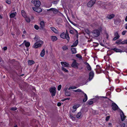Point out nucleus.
Instances as JSON below:
<instances>
[{"mask_svg": "<svg viewBox=\"0 0 127 127\" xmlns=\"http://www.w3.org/2000/svg\"><path fill=\"white\" fill-rule=\"evenodd\" d=\"M85 32L87 33L88 34H89L90 32L88 30H85Z\"/></svg>", "mask_w": 127, "mask_h": 127, "instance_id": "nucleus-51", "label": "nucleus"}, {"mask_svg": "<svg viewBox=\"0 0 127 127\" xmlns=\"http://www.w3.org/2000/svg\"><path fill=\"white\" fill-rule=\"evenodd\" d=\"M70 23L72 24L73 25H74L75 26H77V25L76 24H75L74 23H73V22L72 21L71 22H70Z\"/></svg>", "mask_w": 127, "mask_h": 127, "instance_id": "nucleus-55", "label": "nucleus"}, {"mask_svg": "<svg viewBox=\"0 0 127 127\" xmlns=\"http://www.w3.org/2000/svg\"><path fill=\"white\" fill-rule=\"evenodd\" d=\"M5 1L6 3L9 4H10L11 3L10 0H6Z\"/></svg>", "mask_w": 127, "mask_h": 127, "instance_id": "nucleus-44", "label": "nucleus"}, {"mask_svg": "<svg viewBox=\"0 0 127 127\" xmlns=\"http://www.w3.org/2000/svg\"><path fill=\"white\" fill-rule=\"evenodd\" d=\"M52 40L53 41H55L57 40V38L56 36H51Z\"/></svg>", "mask_w": 127, "mask_h": 127, "instance_id": "nucleus-25", "label": "nucleus"}, {"mask_svg": "<svg viewBox=\"0 0 127 127\" xmlns=\"http://www.w3.org/2000/svg\"><path fill=\"white\" fill-rule=\"evenodd\" d=\"M71 50L72 52V54H74L76 53L77 51L76 48H72Z\"/></svg>", "mask_w": 127, "mask_h": 127, "instance_id": "nucleus-22", "label": "nucleus"}, {"mask_svg": "<svg viewBox=\"0 0 127 127\" xmlns=\"http://www.w3.org/2000/svg\"><path fill=\"white\" fill-rule=\"evenodd\" d=\"M83 94L84 95L85 98H84L83 99V102H85L87 100V96L86 94L84 93V94Z\"/></svg>", "mask_w": 127, "mask_h": 127, "instance_id": "nucleus-27", "label": "nucleus"}, {"mask_svg": "<svg viewBox=\"0 0 127 127\" xmlns=\"http://www.w3.org/2000/svg\"><path fill=\"white\" fill-rule=\"evenodd\" d=\"M96 0H91L89 1L87 4V5L89 7H91L95 4Z\"/></svg>", "mask_w": 127, "mask_h": 127, "instance_id": "nucleus-5", "label": "nucleus"}, {"mask_svg": "<svg viewBox=\"0 0 127 127\" xmlns=\"http://www.w3.org/2000/svg\"><path fill=\"white\" fill-rule=\"evenodd\" d=\"M61 64L62 66L66 67H69V64L66 62H61Z\"/></svg>", "mask_w": 127, "mask_h": 127, "instance_id": "nucleus-14", "label": "nucleus"}, {"mask_svg": "<svg viewBox=\"0 0 127 127\" xmlns=\"http://www.w3.org/2000/svg\"><path fill=\"white\" fill-rule=\"evenodd\" d=\"M80 105L79 104H77L73 106V108L74 109H75V110H73L72 111L73 112H74L76 110L77 108H78L79 106Z\"/></svg>", "mask_w": 127, "mask_h": 127, "instance_id": "nucleus-23", "label": "nucleus"}, {"mask_svg": "<svg viewBox=\"0 0 127 127\" xmlns=\"http://www.w3.org/2000/svg\"><path fill=\"white\" fill-rule=\"evenodd\" d=\"M105 3H106V6H109L111 5V3L110 2H106Z\"/></svg>", "mask_w": 127, "mask_h": 127, "instance_id": "nucleus-47", "label": "nucleus"}, {"mask_svg": "<svg viewBox=\"0 0 127 127\" xmlns=\"http://www.w3.org/2000/svg\"><path fill=\"white\" fill-rule=\"evenodd\" d=\"M125 124L123 123L121 124H119L117 126V127H125Z\"/></svg>", "mask_w": 127, "mask_h": 127, "instance_id": "nucleus-32", "label": "nucleus"}, {"mask_svg": "<svg viewBox=\"0 0 127 127\" xmlns=\"http://www.w3.org/2000/svg\"><path fill=\"white\" fill-rule=\"evenodd\" d=\"M127 32L126 31H123L122 32V34L123 35H124L125 34L126 32Z\"/></svg>", "mask_w": 127, "mask_h": 127, "instance_id": "nucleus-50", "label": "nucleus"}, {"mask_svg": "<svg viewBox=\"0 0 127 127\" xmlns=\"http://www.w3.org/2000/svg\"><path fill=\"white\" fill-rule=\"evenodd\" d=\"M106 3L105 2H103L100 4V6L101 7L104 9H105L107 8L106 7Z\"/></svg>", "mask_w": 127, "mask_h": 127, "instance_id": "nucleus-9", "label": "nucleus"}, {"mask_svg": "<svg viewBox=\"0 0 127 127\" xmlns=\"http://www.w3.org/2000/svg\"><path fill=\"white\" fill-rule=\"evenodd\" d=\"M49 92L52 97L55 96L56 93V88L55 87L51 88L49 90Z\"/></svg>", "mask_w": 127, "mask_h": 127, "instance_id": "nucleus-2", "label": "nucleus"}, {"mask_svg": "<svg viewBox=\"0 0 127 127\" xmlns=\"http://www.w3.org/2000/svg\"><path fill=\"white\" fill-rule=\"evenodd\" d=\"M52 11L54 14H56L59 12V11L57 9L53 8Z\"/></svg>", "mask_w": 127, "mask_h": 127, "instance_id": "nucleus-29", "label": "nucleus"}, {"mask_svg": "<svg viewBox=\"0 0 127 127\" xmlns=\"http://www.w3.org/2000/svg\"><path fill=\"white\" fill-rule=\"evenodd\" d=\"M62 87V86L61 85H59L58 87V91L60 90Z\"/></svg>", "mask_w": 127, "mask_h": 127, "instance_id": "nucleus-45", "label": "nucleus"}, {"mask_svg": "<svg viewBox=\"0 0 127 127\" xmlns=\"http://www.w3.org/2000/svg\"><path fill=\"white\" fill-rule=\"evenodd\" d=\"M62 69L65 72H68V70H67L66 68H65L63 67H62Z\"/></svg>", "mask_w": 127, "mask_h": 127, "instance_id": "nucleus-37", "label": "nucleus"}, {"mask_svg": "<svg viewBox=\"0 0 127 127\" xmlns=\"http://www.w3.org/2000/svg\"><path fill=\"white\" fill-rule=\"evenodd\" d=\"M25 19H26V21L28 23H29L30 21V19L29 18H28V17L26 18Z\"/></svg>", "mask_w": 127, "mask_h": 127, "instance_id": "nucleus-38", "label": "nucleus"}, {"mask_svg": "<svg viewBox=\"0 0 127 127\" xmlns=\"http://www.w3.org/2000/svg\"><path fill=\"white\" fill-rule=\"evenodd\" d=\"M114 23L115 24L118 25L119 23V22L117 20H116L114 21Z\"/></svg>", "mask_w": 127, "mask_h": 127, "instance_id": "nucleus-49", "label": "nucleus"}, {"mask_svg": "<svg viewBox=\"0 0 127 127\" xmlns=\"http://www.w3.org/2000/svg\"><path fill=\"white\" fill-rule=\"evenodd\" d=\"M76 56L77 57L79 58L80 59H82V57L79 54H76Z\"/></svg>", "mask_w": 127, "mask_h": 127, "instance_id": "nucleus-35", "label": "nucleus"}, {"mask_svg": "<svg viewBox=\"0 0 127 127\" xmlns=\"http://www.w3.org/2000/svg\"><path fill=\"white\" fill-rule=\"evenodd\" d=\"M119 38V37H118L117 36H115V37H114L113 38V40H116V39H118V38Z\"/></svg>", "mask_w": 127, "mask_h": 127, "instance_id": "nucleus-54", "label": "nucleus"}, {"mask_svg": "<svg viewBox=\"0 0 127 127\" xmlns=\"http://www.w3.org/2000/svg\"><path fill=\"white\" fill-rule=\"evenodd\" d=\"M65 94L67 96H70L71 95L70 93L67 91H65Z\"/></svg>", "mask_w": 127, "mask_h": 127, "instance_id": "nucleus-33", "label": "nucleus"}, {"mask_svg": "<svg viewBox=\"0 0 127 127\" xmlns=\"http://www.w3.org/2000/svg\"><path fill=\"white\" fill-rule=\"evenodd\" d=\"M45 50L44 49H43V50H42L40 54V55L42 57H43L45 55Z\"/></svg>", "mask_w": 127, "mask_h": 127, "instance_id": "nucleus-28", "label": "nucleus"}, {"mask_svg": "<svg viewBox=\"0 0 127 127\" xmlns=\"http://www.w3.org/2000/svg\"><path fill=\"white\" fill-rule=\"evenodd\" d=\"M21 13L22 16L24 17H26V14L25 13V11L24 10H22Z\"/></svg>", "mask_w": 127, "mask_h": 127, "instance_id": "nucleus-31", "label": "nucleus"}, {"mask_svg": "<svg viewBox=\"0 0 127 127\" xmlns=\"http://www.w3.org/2000/svg\"><path fill=\"white\" fill-rule=\"evenodd\" d=\"M85 64L87 65V68L88 70L89 71H91V67L89 64L87 62L85 63Z\"/></svg>", "mask_w": 127, "mask_h": 127, "instance_id": "nucleus-18", "label": "nucleus"}, {"mask_svg": "<svg viewBox=\"0 0 127 127\" xmlns=\"http://www.w3.org/2000/svg\"><path fill=\"white\" fill-rule=\"evenodd\" d=\"M109 118H110V116H107L106 117V119H105L107 121H108V120H109Z\"/></svg>", "mask_w": 127, "mask_h": 127, "instance_id": "nucleus-52", "label": "nucleus"}, {"mask_svg": "<svg viewBox=\"0 0 127 127\" xmlns=\"http://www.w3.org/2000/svg\"><path fill=\"white\" fill-rule=\"evenodd\" d=\"M70 33L73 34L74 33V32L72 30H70Z\"/></svg>", "mask_w": 127, "mask_h": 127, "instance_id": "nucleus-57", "label": "nucleus"}, {"mask_svg": "<svg viewBox=\"0 0 127 127\" xmlns=\"http://www.w3.org/2000/svg\"><path fill=\"white\" fill-rule=\"evenodd\" d=\"M10 110H13V111H15L17 110V108L16 107H11L10 108Z\"/></svg>", "mask_w": 127, "mask_h": 127, "instance_id": "nucleus-43", "label": "nucleus"}, {"mask_svg": "<svg viewBox=\"0 0 127 127\" xmlns=\"http://www.w3.org/2000/svg\"><path fill=\"white\" fill-rule=\"evenodd\" d=\"M109 37L108 34L107 33H106V38L108 39Z\"/></svg>", "mask_w": 127, "mask_h": 127, "instance_id": "nucleus-61", "label": "nucleus"}, {"mask_svg": "<svg viewBox=\"0 0 127 127\" xmlns=\"http://www.w3.org/2000/svg\"><path fill=\"white\" fill-rule=\"evenodd\" d=\"M23 43H25V46L27 47H28L30 45V43L29 42H27L26 40L24 41Z\"/></svg>", "mask_w": 127, "mask_h": 127, "instance_id": "nucleus-19", "label": "nucleus"}, {"mask_svg": "<svg viewBox=\"0 0 127 127\" xmlns=\"http://www.w3.org/2000/svg\"><path fill=\"white\" fill-rule=\"evenodd\" d=\"M77 88L76 87H70L68 89L69 90L71 89H76Z\"/></svg>", "mask_w": 127, "mask_h": 127, "instance_id": "nucleus-41", "label": "nucleus"}, {"mask_svg": "<svg viewBox=\"0 0 127 127\" xmlns=\"http://www.w3.org/2000/svg\"><path fill=\"white\" fill-rule=\"evenodd\" d=\"M93 35L95 37H97L100 35V32L99 30H94L92 32Z\"/></svg>", "mask_w": 127, "mask_h": 127, "instance_id": "nucleus-3", "label": "nucleus"}, {"mask_svg": "<svg viewBox=\"0 0 127 127\" xmlns=\"http://www.w3.org/2000/svg\"><path fill=\"white\" fill-rule=\"evenodd\" d=\"M40 38L39 37H37L36 36H35V38H34V39L35 40H38V41L40 40H39L40 39Z\"/></svg>", "mask_w": 127, "mask_h": 127, "instance_id": "nucleus-48", "label": "nucleus"}, {"mask_svg": "<svg viewBox=\"0 0 127 127\" xmlns=\"http://www.w3.org/2000/svg\"><path fill=\"white\" fill-rule=\"evenodd\" d=\"M60 37L63 39H66L67 40L66 35L65 34V33L64 32L61 34L60 35Z\"/></svg>", "mask_w": 127, "mask_h": 127, "instance_id": "nucleus-16", "label": "nucleus"}, {"mask_svg": "<svg viewBox=\"0 0 127 127\" xmlns=\"http://www.w3.org/2000/svg\"><path fill=\"white\" fill-rule=\"evenodd\" d=\"M125 28L127 30V23L125 25Z\"/></svg>", "mask_w": 127, "mask_h": 127, "instance_id": "nucleus-63", "label": "nucleus"}, {"mask_svg": "<svg viewBox=\"0 0 127 127\" xmlns=\"http://www.w3.org/2000/svg\"><path fill=\"white\" fill-rule=\"evenodd\" d=\"M124 44H127V40H124Z\"/></svg>", "mask_w": 127, "mask_h": 127, "instance_id": "nucleus-60", "label": "nucleus"}, {"mask_svg": "<svg viewBox=\"0 0 127 127\" xmlns=\"http://www.w3.org/2000/svg\"><path fill=\"white\" fill-rule=\"evenodd\" d=\"M114 35L115 37L117 36L118 37H119V38L120 37V36L119 35L118 33L117 32H116L115 33Z\"/></svg>", "mask_w": 127, "mask_h": 127, "instance_id": "nucleus-40", "label": "nucleus"}, {"mask_svg": "<svg viewBox=\"0 0 127 127\" xmlns=\"http://www.w3.org/2000/svg\"><path fill=\"white\" fill-rule=\"evenodd\" d=\"M120 116L122 121H124L126 117L125 116L123 112L122 111H121L120 112Z\"/></svg>", "mask_w": 127, "mask_h": 127, "instance_id": "nucleus-11", "label": "nucleus"}, {"mask_svg": "<svg viewBox=\"0 0 127 127\" xmlns=\"http://www.w3.org/2000/svg\"><path fill=\"white\" fill-rule=\"evenodd\" d=\"M32 8L34 11L38 13L41 12L42 11V9L39 7H33Z\"/></svg>", "mask_w": 127, "mask_h": 127, "instance_id": "nucleus-7", "label": "nucleus"}, {"mask_svg": "<svg viewBox=\"0 0 127 127\" xmlns=\"http://www.w3.org/2000/svg\"><path fill=\"white\" fill-rule=\"evenodd\" d=\"M69 117L72 120H75V118L73 117L71 114H70Z\"/></svg>", "mask_w": 127, "mask_h": 127, "instance_id": "nucleus-39", "label": "nucleus"}, {"mask_svg": "<svg viewBox=\"0 0 127 127\" xmlns=\"http://www.w3.org/2000/svg\"><path fill=\"white\" fill-rule=\"evenodd\" d=\"M16 14L17 13L16 12L12 13L10 15V17L11 18H13L16 15Z\"/></svg>", "mask_w": 127, "mask_h": 127, "instance_id": "nucleus-21", "label": "nucleus"}, {"mask_svg": "<svg viewBox=\"0 0 127 127\" xmlns=\"http://www.w3.org/2000/svg\"><path fill=\"white\" fill-rule=\"evenodd\" d=\"M53 8H51L49 9H48L47 10V11H52L53 10Z\"/></svg>", "mask_w": 127, "mask_h": 127, "instance_id": "nucleus-59", "label": "nucleus"}, {"mask_svg": "<svg viewBox=\"0 0 127 127\" xmlns=\"http://www.w3.org/2000/svg\"><path fill=\"white\" fill-rule=\"evenodd\" d=\"M57 105L58 106H60L61 105V103L60 102H59L58 103Z\"/></svg>", "mask_w": 127, "mask_h": 127, "instance_id": "nucleus-56", "label": "nucleus"}, {"mask_svg": "<svg viewBox=\"0 0 127 127\" xmlns=\"http://www.w3.org/2000/svg\"><path fill=\"white\" fill-rule=\"evenodd\" d=\"M40 29H43L45 26V24L44 21H41L40 23Z\"/></svg>", "mask_w": 127, "mask_h": 127, "instance_id": "nucleus-15", "label": "nucleus"}, {"mask_svg": "<svg viewBox=\"0 0 127 127\" xmlns=\"http://www.w3.org/2000/svg\"><path fill=\"white\" fill-rule=\"evenodd\" d=\"M34 28L36 30H38L39 29V26L37 25H35L34 26Z\"/></svg>", "mask_w": 127, "mask_h": 127, "instance_id": "nucleus-42", "label": "nucleus"}, {"mask_svg": "<svg viewBox=\"0 0 127 127\" xmlns=\"http://www.w3.org/2000/svg\"><path fill=\"white\" fill-rule=\"evenodd\" d=\"M114 16L115 15L114 14H112L108 15L107 17V18L109 19H110L113 18Z\"/></svg>", "mask_w": 127, "mask_h": 127, "instance_id": "nucleus-17", "label": "nucleus"}, {"mask_svg": "<svg viewBox=\"0 0 127 127\" xmlns=\"http://www.w3.org/2000/svg\"><path fill=\"white\" fill-rule=\"evenodd\" d=\"M36 42L34 44V47L35 48H37L41 47L42 44L43 43V42L42 40H36Z\"/></svg>", "mask_w": 127, "mask_h": 127, "instance_id": "nucleus-1", "label": "nucleus"}, {"mask_svg": "<svg viewBox=\"0 0 127 127\" xmlns=\"http://www.w3.org/2000/svg\"><path fill=\"white\" fill-rule=\"evenodd\" d=\"M89 104L90 105H91L93 103V101H92L90 100L89 101H88Z\"/></svg>", "mask_w": 127, "mask_h": 127, "instance_id": "nucleus-46", "label": "nucleus"}, {"mask_svg": "<svg viewBox=\"0 0 127 127\" xmlns=\"http://www.w3.org/2000/svg\"><path fill=\"white\" fill-rule=\"evenodd\" d=\"M32 3H33L34 5L36 7H39L41 4V2L39 0H34L32 1Z\"/></svg>", "mask_w": 127, "mask_h": 127, "instance_id": "nucleus-4", "label": "nucleus"}, {"mask_svg": "<svg viewBox=\"0 0 127 127\" xmlns=\"http://www.w3.org/2000/svg\"><path fill=\"white\" fill-rule=\"evenodd\" d=\"M63 48L64 50H66L68 49L67 47L66 46L63 47Z\"/></svg>", "mask_w": 127, "mask_h": 127, "instance_id": "nucleus-53", "label": "nucleus"}, {"mask_svg": "<svg viewBox=\"0 0 127 127\" xmlns=\"http://www.w3.org/2000/svg\"><path fill=\"white\" fill-rule=\"evenodd\" d=\"M53 3L54 4H56L57 3V1H54L53 2Z\"/></svg>", "mask_w": 127, "mask_h": 127, "instance_id": "nucleus-64", "label": "nucleus"}, {"mask_svg": "<svg viewBox=\"0 0 127 127\" xmlns=\"http://www.w3.org/2000/svg\"><path fill=\"white\" fill-rule=\"evenodd\" d=\"M28 64L29 65H31L32 64H34L35 62L32 60H29L28 61Z\"/></svg>", "mask_w": 127, "mask_h": 127, "instance_id": "nucleus-24", "label": "nucleus"}, {"mask_svg": "<svg viewBox=\"0 0 127 127\" xmlns=\"http://www.w3.org/2000/svg\"><path fill=\"white\" fill-rule=\"evenodd\" d=\"M65 34L66 35L67 37V40L68 41V42L69 41V34L68 33V32L67 31V30L66 31V33H65Z\"/></svg>", "mask_w": 127, "mask_h": 127, "instance_id": "nucleus-26", "label": "nucleus"}, {"mask_svg": "<svg viewBox=\"0 0 127 127\" xmlns=\"http://www.w3.org/2000/svg\"><path fill=\"white\" fill-rule=\"evenodd\" d=\"M51 30L55 32L56 33L58 31L54 27H51Z\"/></svg>", "mask_w": 127, "mask_h": 127, "instance_id": "nucleus-30", "label": "nucleus"}, {"mask_svg": "<svg viewBox=\"0 0 127 127\" xmlns=\"http://www.w3.org/2000/svg\"><path fill=\"white\" fill-rule=\"evenodd\" d=\"M74 61L71 64V66L76 68H78V64L76 62V61L74 60Z\"/></svg>", "mask_w": 127, "mask_h": 127, "instance_id": "nucleus-6", "label": "nucleus"}, {"mask_svg": "<svg viewBox=\"0 0 127 127\" xmlns=\"http://www.w3.org/2000/svg\"><path fill=\"white\" fill-rule=\"evenodd\" d=\"M115 43L118 45L124 44V41H122V40L121 39H119V40H117L116 42Z\"/></svg>", "mask_w": 127, "mask_h": 127, "instance_id": "nucleus-12", "label": "nucleus"}, {"mask_svg": "<svg viewBox=\"0 0 127 127\" xmlns=\"http://www.w3.org/2000/svg\"><path fill=\"white\" fill-rule=\"evenodd\" d=\"M77 92H81V93L80 94H84V92L83 91H82L81 90H80V89H77Z\"/></svg>", "mask_w": 127, "mask_h": 127, "instance_id": "nucleus-36", "label": "nucleus"}, {"mask_svg": "<svg viewBox=\"0 0 127 127\" xmlns=\"http://www.w3.org/2000/svg\"><path fill=\"white\" fill-rule=\"evenodd\" d=\"M111 50L114 51L116 52H122L123 51L121 50L118 49L116 48H112Z\"/></svg>", "mask_w": 127, "mask_h": 127, "instance_id": "nucleus-13", "label": "nucleus"}, {"mask_svg": "<svg viewBox=\"0 0 127 127\" xmlns=\"http://www.w3.org/2000/svg\"><path fill=\"white\" fill-rule=\"evenodd\" d=\"M111 107L112 109L114 111L117 110L118 108V106L114 102L112 103Z\"/></svg>", "mask_w": 127, "mask_h": 127, "instance_id": "nucleus-8", "label": "nucleus"}, {"mask_svg": "<svg viewBox=\"0 0 127 127\" xmlns=\"http://www.w3.org/2000/svg\"><path fill=\"white\" fill-rule=\"evenodd\" d=\"M7 49V48L6 47H4L3 48V49L4 50H6Z\"/></svg>", "mask_w": 127, "mask_h": 127, "instance_id": "nucleus-58", "label": "nucleus"}, {"mask_svg": "<svg viewBox=\"0 0 127 127\" xmlns=\"http://www.w3.org/2000/svg\"><path fill=\"white\" fill-rule=\"evenodd\" d=\"M78 43V40H77L75 41L73 43V44L71 46V47L76 46Z\"/></svg>", "mask_w": 127, "mask_h": 127, "instance_id": "nucleus-20", "label": "nucleus"}, {"mask_svg": "<svg viewBox=\"0 0 127 127\" xmlns=\"http://www.w3.org/2000/svg\"><path fill=\"white\" fill-rule=\"evenodd\" d=\"M59 13V15L60 16H61L62 15H63V14L61 12H60L59 11L58 12Z\"/></svg>", "mask_w": 127, "mask_h": 127, "instance_id": "nucleus-62", "label": "nucleus"}, {"mask_svg": "<svg viewBox=\"0 0 127 127\" xmlns=\"http://www.w3.org/2000/svg\"><path fill=\"white\" fill-rule=\"evenodd\" d=\"M81 115V112H79L76 115V117L77 118H79L80 117Z\"/></svg>", "mask_w": 127, "mask_h": 127, "instance_id": "nucleus-34", "label": "nucleus"}, {"mask_svg": "<svg viewBox=\"0 0 127 127\" xmlns=\"http://www.w3.org/2000/svg\"><path fill=\"white\" fill-rule=\"evenodd\" d=\"M94 75V73L93 71H91L89 73V79L90 81L93 78Z\"/></svg>", "mask_w": 127, "mask_h": 127, "instance_id": "nucleus-10", "label": "nucleus"}]
</instances>
